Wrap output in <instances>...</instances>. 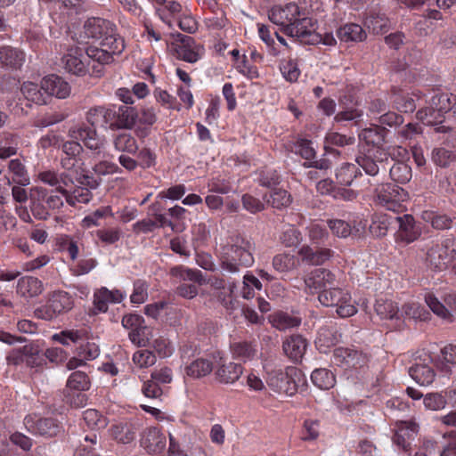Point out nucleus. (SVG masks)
I'll use <instances>...</instances> for the list:
<instances>
[{
  "instance_id": "nucleus-54",
  "label": "nucleus",
  "mask_w": 456,
  "mask_h": 456,
  "mask_svg": "<svg viewBox=\"0 0 456 456\" xmlns=\"http://www.w3.org/2000/svg\"><path fill=\"white\" fill-rule=\"evenodd\" d=\"M375 311L381 319H394L398 313V307L390 300H377Z\"/></svg>"
},
{
  "instance_id": "nucleus-37",
  "label": "nucleus",
  "mask_w": 456,
  "mask_h": 456,
  "mask_svg": "<svg viewBox=\"0 0 456 456\" xmlns=\"http://www.w3.org/2000/svg\"><path fill=\"white\" fill-rule=\"evenodd\" d=\"M421 217L425 222L429 223L434 229L439 231L451 229L453 223V218L448 215L434 211H424Z\"/></svg>"
},
{
  "instance_id": "nucleus-16",
  "label": "nucleus",
  "mask_w": 456,
  "mask_h": 456,
  "mask_svg": "<svg viewBox=\"0 0 456 456\" xmlns=\"http://www.w3.org/2000/svg\"><path fill=\"white\" fill-rule=\"evenodd\" d=\"M140 444L149 454H159L166 448L167 438L159 428L149 427L142 432Z\"/></svg>"
},
{
  "instance_id": "nucleus-32",
  "label": "nucleus",
  "mask_w": 456,
  "mask_h": 456,
  "mask_svg": "<svg viewBox=\"0 0 456 456\" xmlns=\"http://www.w3.org/2000/svg\"><path fill=\"white\" fill-rule=\"evenodd\" d=\"M338 37L343 42H362L367 35L365 30L356 23H348L337 30Z\"/></svg>"
},
{
  "instance_id": "nucleus-63",
  "label": "nucleus",
  "mask_w": 456,
  "mask_h": 456,
  "mask_svg": "<svg viewBox=\"0 0 456 456\" xmlns=\"http://www.w3.org/2000/svg\"><path fill=\"white\" fill-rule=\"evenodd\" d=\"M328 225L333 234L340 238H347L352 232L351 225L341 219L329 220Z\"/></svg>"
},
{
  "instance_id": "nucleus-59",
  "label": "nucleus",
  "mask_w": 456,
  "mask_h": 456,
  "mask_svg": "<svg viewBox=\"0 0 456 456\" xmlns=\"http://www.w3.org/2000/svg\"><path fill=\"white\" fill-rule=\"evenodd\" d=\"M273 266L278 272H288L295 267V257L290 254H278L273 259Z\"/></svg>"
},
{
  "instance_id": "nucleus-34",
  "label": "nucleus",
  "mask_w": 456,
  "mask_h": 456,
  "mask_svg": "<svg viewBox=\"0 0 456 456\" xmlns=\"http://www.w3.org/2000/svg\"><path fill=\"white\" fill-rule=\"evenodd\" d=\"M387 130L379 125H371L359 134V138L368 144L379 147L385 142Z\"/></svg>"
},
{
  "instance_id": "nucleus-47",
  "label": "nucleus",
  "mask_w": 456,
  "mask_h": 456,
  "mask_svg": "<svg viewBox=\"0 0 456 456\" xmlns=\"http://www.w3.org/2000/svg\"><path fill=\"white\" fill-rule=\"evenodd\" d=\"M393 103L396 110L403 113H411L416 110L415 100L408 94H400L395 88L392 89Z\"/></svg>"
},
{
  "instance_id": "nucleus-61",
  "label": "nucleus",
  "mask_w": 456,
  "mask_h": 456,
  "mask_svg": "<svg viewBox=\"0 0 456 456\" xmlns=\"http://www.w3.org/2000/svg\"><path fill=\"white\" fill-rule=\"evenodd\" d=\"M128 336L131 342L138 346H145L150 340L148 328L144 324L130 330Z\"/></svg>"
},
{
  "instance_id": "nucleus-27",
  "label": "nucleus",
  "mask_w": 456,
  "mask_h": 456,
  "mask_svg": "<svg viewBox=\"0 0 456 456\" xmlns=\"http://www.w3.org/2000/svg\"><path fill=\"white\" fill-rule=\"evenodd\" d=\"M8 171L12 178L6 177L7 184L12 183L21 186H28L30 183V177L23 161L20 159H12L8 162Z\"/></svg>"
},
{
  "instance_id": "nucleus-33",
  "label": "nucleus",
  "mask_w": 456,
  "mask_h": 456,
  "mask_svg": "<svg viewBox=\"0 0 456 456\" xmlns=\"http://www.w3.org/2000/svg\"><path fill=\"white\" fill-rule=\"evenodd\" d=\"M410 376L419 385H430L436 377L434 369L428 364L415 363L409 368Z\"/></svg>"
},
{
  "instance_id": "nucleus-15",
  "label": "nucleus",
  "mask_w": 456,
  "mask_h": 456,
  "mask_svg": "<svg viewBox=\"0 0 456 456\" xmlns=\"http://www.w3.org/2000/svg\"><path fill=\"white\" fill-rule=\"evenodd\" d=\"M63 155L61 158V166L67 171L78 172L83 165L81 154L84 151L81 144L75 141L65 142L61 146Z\"/></svg>"
},
{
  "instance_id": "nucleus-45",
  "label": "nucleus",
  "mask_w": 456,
  "mask_h": 456,
  "mask_svg": "<svg viewBox=\"0 0 456 456\" xmlns=\"http://www.w3.org/2000/svg\"><path fill=\"white\" fill-rule=\"evenodd\" d=\"M358 175H361V172L354 164L343 163L336 172V179L339 184L349 186Z\"/></svg>"
},
{
  "instance_id": "nucleus-7",
  "label": "nucleus",
  "mask_w": 456,
  "mask_h": 456,
  "mask_svg": "<svg viewBox=\"0 0 456 456\" xmlns=\"http://www.w3.org/2000/svg\"><path fill=\"white\" fill-rule=\"evenodd\" d=\"M454 239L446 238L441 244H436L428 248L426 261L429 267L442 271L445 269L456 256V249L453 248Z\"/></svg>"
},
{
  "instance_id": "nucleus-4",
  "label": "nucleus",
  "mask_w": 456,
  "mask_h": 456,
  "mask_svg": "<svg viewBox=\"0 0 456 456\" xmlns=\"http://www.w3.org/2000/svg\"><path fill=\"white\" fill-rule=\"evenodd\" d=\"M74 306L72 297L66 291L57 290L49 297L46 304L35 310L38 319L52 321L69 312Z\"/></svg>"
},
{
  "instance_id": "nucleus-38",
  "label": "nucleus",
  "mask_w": 456,
  "mask_h": 456,
  "mask_svg": "<svg viewBox=\"0 0 456 456\" xmlns=\"http://www.w3.org/2000/svg\"><path fill=\"white\" fill-rule=\"evenodd\" d=\"M418 432V425L413 422H403L393 436V442L403 451H407L410 444L407 441L413 434Z\"/></svg>"
},
{
  "instance_id": "nucleus-14",
  "label": "nucleus",
  "mask_w": 456,
  "mask_h": 456,
  "mask_svg": "<svg viewBox=\"0 0 456 456\" xmlns=\"http://www.w3.org/2000/svg\"><path fill=\"white\" fill-rule=\"evenodd\" d=\"M335 274L325 268H319L313 271L305 280L306 290L314 294L323 289H328L335 285Z\"/></svg>"
},
{
  "instance_id": "nucleus-44",
  "label": "nucleus",
  "mask_w": 456,
  "mask_h": 456,
  "mask_svg": "<svg viewBox=\"0 0 456 456\" xmlns=\"http://www.w3.org/2000/svg\"><path fill=\"white\" fill-rule=\"evenodd\" d=\"M431 161L441 168H448L456 161V154L443 147H435L430 154Z\"/></svg>"
},
{
  "instance_id": "nucleus-62",
  "label": "nucleus",
  "mask_w": 456,
  "mask_h": 456,
  "mask_svg": "<svg viewBox=\"0 0 456 456\" xmlns=\"http://www.w3.org/2000/svg\"><path fill=\"white\" fill-rule=\"evenodd\" d=\"M281 240L286 247L296 246L301 241V233L293 225H288L281 235Z\"/></svg>"
},
{
  "instance_id": "nucleus-41",
  "label": "nucleus",
  "mask_w": 456,
  "mask_h": 456,
  "mask_svg": "<svg viewBox=\"0 0 456 456\" xmlns=\"http://www.w3.org/2000/svg\"><path fill=\"white\" fill-rule=\"evenodd\" d=\"M270 322L279 330H286L300 325L301 319L284 312H278L270 316Z\"/></svg>"
},
{
  "instance_id": "nucleus-11",
  "label": "nucleus",
  "mask_w": 456,
  "mask_h": 456,
  "mask_svg": "<svg viewBox=\"0 0 456 456\" xmlns=\"http://www.w3.org/2000/svg\"><path fill=\"white\" fill-rule=\"evenodd\" d=\"M177 42L173 45V50L175 57L179 60L195 63L204 53V47L196 44L191 37L178 34Z\"/></svg>"
},
{
  "instance_id": "nucleus-20",
  "label": "nucleus",
  "mask_w": 456,
  "mask_h": 456,
  "mask_svg": "<svg viewBox=\"0 0 456 456\" xmlns=\"http://www.w3.org/2000/svg\"><path fill=\"white\" fill-rule=\"evenodd\" d=\"M115 108L97 106L91 108L86 113V120L93 126L116 128Z\"/></svg>"
},
{
  "instance_id": "nucleus-28",
  "label": "nucleus",
  "mask_w": 456,
  "mask_h": 456,
  "mask_svg": "<svg viewBox=\"0 0 456 456\" xmlns=\"http://www.w3.org/2000/svg\"><path fill=\"white\" fill-rule=\"evenodd\" d=\"M115 112L116 128L131 129L138 120V111L132 106L121 105Z\"/></svg>"
},
{
  "instance_id": "nucleus-13",
  "label": "nucleus",
  "mask_w": 456,
  "mask_h": 456,
  "mask_svg": "<svg viewBox=\"0 0 456 456\" xmlns=\"http://www.w3.org/2000/svg\"><path fill=\"white\" fill-rule=\"evenodd\" d=\"M303 13L296 4H288L285 6H274L268 14L269 20L278 26L285 28L293 24Z\"/></svg>"
},
{
  "instance_id": "nucleus-1",
  "label": "nucleus",
  "mask_w": 456,
  "mask_h": 456,
  "mask_svg": "<svg viewBox=\"0 0 456 456\" xmlns=\"http://www.w3.org/2000/svg\"><path fill=\"white\" fill-rule=\"evenodd\" d=\"M79 43L86 39L101 40L102 47L89 46L86 53L91 61L97 62L93 65V74L100 77L103 74V65L113 61V56L120 54L125 49V43L116 32V26L110 20L102 18H89L83 26V34L79 36Z\"/></svg>"
},
{
  "instance_id": "nucleus-40",
  "label": "nucleus",
  "mask_w": 456,
  "mask_h": 456,
  "mask_svg": "<svg viewBox=\"0 0 456 456\" xmlns=\"http://www.w3.org/2000/svg\"><path fill=\"white\" fill-rule=\"evenodd\" d=\"M367 28L374 34H383L390 28V22L384 13L370 12L364 22Z\"/></svg>"
},
{
  "instance_id": "nucleus-2",
  "label": "nucleus",
  "mask_w": 456,
  "mask_h": 456,
  "mask_svg": "<svg viewBox=\"0 0 456 456\" xmlns=\"http://www.w3.org/2000/svg\"><path fill=\"white\" fill-rule=\"evenodd\" d=\"M254 249L255 245L250 239L240 234L231 236L222 249V269L235 273L241 268L251 266L254 263Z\"/></svg>"
},
{
  "instance_id": "nucleus-25",
  "label": "nucleus",
  "mask_w": 456,
  "mask_h": 456,
  "mask_svg": "<svg viewBox=\"0 0 456 456\" xmlns=\"http://www.w3.org/2000/svg\"><path fill=\"white\" fill-rule=\"evenodd\" d=\"M243 370L240 363L224 362L218 365L215 371L216 379L224 385L234 384L241 377Z\"/></svg>"
},
{
  "instance_id": "nucleus-48",
  "label": "nucleus",
  "mask_w": 456,
  "mask_h": 456,
  "mask_svg": "<svg viewBox=\"0 0 456 456\" xmlns=\"http://www.w3.org/2000/svg\"><path fill=\"white\" fill-rule=\"evenodd\" d=\"M279 68L282 77L290 83L297 81L301 74L297 60L291 58L281 60Z\"/></svg>"
},
{
  "instance_id": "nucleus-5",
  "label": "nucleus",
  "mask_w": 456,
  "mask_h": 456,
  "mask_svg": "<svg viewBox=\"0 0 456 456\" xmlns=\"http://www.w3.org/2000/svg\"><path fill=\"white\" fill-rule=\"evenodd\" d=\"M395 150L398 151V156L401 157H404L407 153V151L403 147H398L397 149L389 147L387 151L377 147L357 157L355 161L367 175L374 176L379 174L380 167L385 168V162L388 159V156L394 155Z\"/></svg>"
},
{
  "instance_id": "nucleus-36",
  "label": "nucleus",
  "mask_w": 456,
  "mask_h": 456,
  "mask_svg": "<svg viewBox=\"0 0 456 456\" xmlns=\"http://www.w3.org/2000/svg\"><path fill=\"white\" fill-rule=\"evenodd\" d=\"M213 370L212 362L206 358H197L185 367V373L192 379H200Z\"/></svg>"
},
{
  "instance_id": "nucleus-35",
  "label": "nucleus",
  "mask_w": 456,
  "mask_h": 456,
  "mask_svg": "<svg viewBox=\"0 0 456 456\" xmlns=\"http://www.w3.org/2000/svg\"><path fill=\"white\" fill-rule=\"evenodd\" d=\"M395 216L386 214H376L372 216L371 223L369 226V231L373 237L381 238L387 235L392 220Z\"/></svg>"
},
{
  "instance_id": "nucleus-56",
  "label": "nucleus",
  "mask_w": 456,
  "mask_h": 456,
  "mask_svg": "<svg viewBox=\"0 0 456 456\" xmlns=\"http://www.w3.org/2000/svg\"><path fill=\"white\" fill-rule=\"evenodd\" d=\"M267 201L273 208L281 209L289 206L291 203V196L287 191L278 189L271 192L270 198Z\"/></svg>"
},
{
  "instance_id": "nucleus-30",
  "label": "nucleus",
  "mask_w": 456,
  "mask_h": 456,
  "mask_svg": "<svg viewBox=\"0 0 456 456\" xmlns=\"http://www.w3.org/2000/svg\"><path fill=\"white\" fill-rule=\"evenodd\" d=\"M170 275L179 281H191L199 285L206 282L202 273L197 269H191L184 265H176L170 269Z\"/></svg>"
},
{
  "instance_id": "nucleus-29",
  "label": "nucleus",
  "mask_w": 456,
  "mask_h": 456,
  "mask_svg": "<svg viewBox=\"0 0 456 456\" xmlns=\"http://www.w3.org/2000/svg\"><path fill=\"white\" fill-rule=\"evenodd\" d=\"M232 357L243 361H251L257 353L256 344L252 341H235L230 346Z\"/></svg>"
},
{
  "instance_id": "nucleus-22",
  "label": "nucleus",
  "mask_w": 456,
  "mask_h": 456,
  "mask_svg": "<svg viewBox=\"0 0 456 456\" xmlns=\"http://www.w3.org/2000/svg\"><path fill=\"white\" fill-rule=\"evenodd\" d=\"M41 89L49 95H54L59 99H65L70 94V86L62 77L57 75H50L41 81Z\"/></svg>"
},
{
  "instance_id": "nucleus-19",
  "label": "nucleus",
  "mask_w": 456,
  "mask_h": 456,
  "mask_svg": "<svg viewBox=\"0 0 456 456\" xmlns=\"http://www.w3.org/2000/svg\"><path fill=\"white\" fill-rule=\"evenodd\" d=\"M83 49L80 47L70 48L68 53L62 57V63L65 69L77 76H84L87 72V66L89 63L86 62L87 56L84 60Z\"/></svg>"
},
{
  "instance_id": "nucleus-60",
  "label": "nucleus",
  "mask_w": 456,
  "mask_h": 456,
  "mask_svg": "<svg viewBox=\"0 0 456 456\" xmlns=\"http://www.w3.org/2000/svg\"><path fill=\"white\" fill-rule=\"evenodd\" d=\"M307 232L309 240L316 245L322 243L329 237L326 228L318 224H312L307 227Z\"/></svg>"
},
{
  "instance_id": "nucleus-55",
  "label": "nucleus",
  "mask_w": 456,
  "mask_h": 456,
  "mask_svg": "<svg viewBox=\"0 0 456 456\" xmlns=\"http://www.w3.org/2000/svg\"><path fill=\"white\" fill-rule=\"evenodd\" d=\"M157 358L152 351L137 350L133 355L134 363L140 369L149 368L156 363Z\"/></svg>"
},
{
  "instance_id": "nucleus-24",
  "label": "nucleus",
  "mask_w": 456,
  "mask_h": 456,
  "mask_svg": "<svg viewBox=\"0 0 456 456\" xmlns=\"http://www.w3.org/2000/svg\"><path fill=\"white\" fill-rule=\"evenodd\" d=\"M307 347L306 339L301 335L288 337L282 343V350L293 362H298L303 358Z\"/></svg>"
},
{
  "instance_id": "nucleus-58",
  "label": "nucleus",
  "mask_w": 456,
  "mask_h": 456,
  "mask_svg": "<svg viewBox=\"0 0 456 456\" xmlns=\"http://www.w3.org/2000/svg\"><path fill=\"white\" fill-rule=\"evenodd\" d=\"M417 118L428 126H435L442 123L444 115L428 106L423 110H419L417 112Z\"/></svg>"
},
{
  "instance_id": "nucleus-42",
  "label": "nucleus",
  "mask_w": 456,
  "mask_h": 456,
  "mask_svg": "<svg viewBox=\"0 0 456 456\" xmlns=\"http://www.w3.org/2000/svg\"><path fill=\"white\" fill-rule=\"evenodd\" d=\"M90 379L86 373L77 370L72 372L66 383L67 391L82 392L90 388Z\"/></svg>"
},
{
  "instance_id": "nucleus-9",
  "label": "nucleus",
  "mask_w": 456,
  "mask_h": 456,
  "mask_svg": "<svg viewBox=\"0 0 456 456\" xmlns=\"http://www.w3.org/2000/svg\"><path fill=\"white\" fill-rule=\"evenodd\" d=\"M23 422L28 432L44 438L54 437L61 431L60 422L53 418L32 414L26 416Z\"/></svg>"
},
{
  "instance_id": "nucleus-21",
  "label": "nucleus",
  "mask_w": 456,
  "mask_h": 456,
  "mask_svg": "<svg viewBox=\"0 0 456 456\" xmlns=\"http://www.w3.org/2000/svg\"><path fill=\"white\" fill-rule=\"evenodd\" d=\"M334 252L327 248H312L309 245H303L297 255L301 260L310 265H321L330 259Z\"/></svg>"
},
{
  "instance_id": "nucleus-53",
  "label": "nucleus",
  "mask_w": 456,
  "mask_h": 456,
  "mask_svg": "<svg viewBox=\"0 0 456 456\" xmlns=\"http://www.w3.org/2000/svg\"><path fill=\"white\" fill-rule=\"evenodd\" d=\"M83 419L91 428H104L107 426V419L97 410L88 409L84 411Z\"/></svg>"
},
{
  "instance_id": "nucleus-64",
  "label": "nucleus",
  "mask_w": 456,
  "mask_h": 456,
  "mask_svg": "<svg viewBox=\"0 0 456 456\" xmlns=\"http://www.w3.org/2000/svg\"><path fill=\"white\" fill-rule=\"evenodd\" d=\"M96 236L104 244H114L120 240L122 231L119 228L100 229Z\"/></svg>"
},
{
  "instance_id": "nucleus-23",
  "label": "nucleus",
  "mask_w": 456,
  "mask_h": 456,
  "mask_svg": "<svg viewBox=\"0 0 456 456\" xmlns=\"http://www.w3.org/2000/svg\"><path fill=\"white\" fill-rule=\"evenodd\" d=\"M25 53L10 45L0 46V65L4 68L17 70L25 62Z\"/></svg>"
},
{
  "instance_id": "nucleus-39",
  "label": "nucleus",
  "mask_w": 456,
  "mask_h": 456,
  "mask_svg": "<svg viewBox=\"0 0 456 456\" xmlns=\"http://www.w3.org/2000/svg\"><path fill=\"white\" fill-rule=\"evenodd\" d=\"M114 148L121 152L127 154H136L138 151V144L136 139L128 133H120L113 139Z\"/></svg>"
},
{
  "instance_id": "nucleus-18",
  "label": "nucleus",
  "mask_w": 456,
  "mask_h": 456,
  "mask_svg": "<svg viewBox=\"0 0 456 456\" xmlns=\"http://www.w3.org/2000/svg\"><path fill=\"white\" fill-rule=\"evenodd\" d=\"M332 362L344 369L357 368L366 363V357L354 348L338 347L333 351Z\"/></svg>"
},
{
  "instance_id": "nucleus-26",
  "label": "nucleus",
  "mask_w": 456,
  "mask_h": 456,
  "mask_svg": "<svg viewBox=\"0 0 456 456\" xmlns=\"http://www.w3.org/2000/svg\"><path fill=\"white\" fill-rule=\"evenodd\" d=\"M44 289L42 281L33 276H23L17 283V293L25 298L37 297L42 294Z\"/></svg>"
},
{
  "instance_id": "nucleus-50",
  "label": "nucleus",
  "mask_w": 456,
  "mask_h": 456,
  "mask_svg": "<svg viewBox=\"0 0 456 456\" xmlns=\"http://www.w3.org/2000/svg\"><path fill=\"white\" fill-rule=\"evenodd\" d=\"M19 137L15 134H6L0 141V159H6L17 154Z\"/></svg>"
},
{
  "instance_id": "nucleus-43",
  "label": "nucleus",
  "mask_w": 456,
  "mask_h": 456,
  "mask_svg": "<svg viewBox=\"0 0 456 456\" xmlns=\"http://www.w3.org/2000/svg\"><path fill=\"white\" fill-rule=\"evenodd\" d=\"M312 382L321 389H330L334 387L336 383L335 375L328 369L320 368L312 372Z\"/></svg>"
},
{
  "instance_id": "nucleus-10",
  "label": "nucleus",
  "mask_w": 456,
  "mask_h": 456,
  "mask_svg": "<svg viewBox=\"0 0 456 456\" xmlns=\"http://www.w3.org/2000/svg\"><path fill=\"white\" fill-rule=\"evenodd\" d=\"M294 371H296L294 367H288L286 371L273 370L268 372L266 383L276 393L293 395L297 390V386L291 378Z\"/></svg>"
},
{
  "instance_id": "nucleus-17",
  "label": "nucleus",
  "mask_w": 456,
  "mask_h": 456,
  "mask_svg": "<svg viewBox=\"0 0 456 456\" xmlns=\"http://www.w3.org/2000/svg\"><path fill=\"white\" fill-rule=\"evenodd\" d=\"M140 429L139 422L134 419H122L113 423L110 428V436L118 444L132 443Z\"/></svg>"
},
{
  "instance_id": "nucleus-8",
  "label": "nucleus",
  "mask_w": 456,
  "mask_h": 456,
  "mask_svg": "<svg viewBox=\"0 0 456 456\" xmlns=\"http://www.w3.org/2000/svg\"><path fill=\"white\" fill-rule=\"evenodd\" d=\"M315 30V22L303 13L293 24L284 29V33L296 37L302 44L317 45L322 41V36Z\"/></svg>"
},
{
  "instance_id": "nucleus-3",
  "label": "nucleus",
  "mask_w": 456,
  "mask_h": 456,
  "mask_svg": "<svg viewBox=\"0 0 456 456\" xmlns=\"http://www.w3.org/2000/svg\"><path fill=\"white\" fill-rule=\"evenodd\" d=\"M318 299L324 306L336 307V312L341 318L351 317L357 312L350 293L340 288L331 286L328 289L322 290Z\"/></svg>"
},
{
  "instance_id": "nucleus-51",
  "label": "nucleus",
  "mask_w": 456,
  "mask_h": 456,
  "mask_svg": "<svg viewBox=\"0 0 456 456\" xmlns=\"http://www.w3.org/2000/svg\"><path fill=\"white\" fill-rule=\"evenodd\" d=\"M41 90V87L39 88L37 84L32 82H24L20 87L24 97L37 104L45 103Z\"/></svg>"
},
{
  "instance_id": "nucleus-12",
  "label": "nucleus",
  "mask_w": 456,
  "mask_h": 456,
  "mask_svg": "<svg viewBox=\"0 0 456 456\" xmlns=\"http://www.w3.org/2000/svg\"><path fill=\"white\" fill-rule=\"evenodd\" d=\"M395 220L399 224L397 231V240L405 244H410L417 240L421 233L420 224H418L411 215H403L395 216Z\"/></svg>"
},
{
  "instance_id": "nucleus-46",
  "label": "nucleus",
  "mask_w": 456,
  "mask_h": 456,
  "mask_svg": "<svg viewBox=\"0 0 456 456\" xmlns=\"http://www.w3.org/2000/svg\"><path fill=\"white\" fill-rule=\"evenodd\" d=\"M425 301L431 311L438 317L449 322H452L454 321V315L433 294H427Z\"/></svg>"
},
{
  "instance_id": "nucleus-31",
  "label": "nucleus",
  "mask_w": 456,
  "mask_h": 456,
  "mask_svg": "<svg viewBox=\"0 0 456 456\" xmlns=\"http://www.w3.org/2000/svg\"><path fill=\"white\" fill-rule=\"evenodd\" d=\"M341 333L333 326H323L320 328L316 338V345L322 352H325L324 348H330L335 346L341 339Z\"/></svg>"
},
{
  "instance_id": "nucleus-52",
  "label": "nucleus",
  "mask_w": 456,
  "mask_h": 456,
  "mask_svg": "<svg viewBox=\"0 0 456 456\" xmlns=\"http://www.w3.org/2000/svg\"><path fill=\"white\" fill-rule=\"evenodd\" d=\"M38 179L50 186H57L61 182L65 185H68V183H72V179L69 175L62 173L58 175L56 172L51 170L40 172L38 174Z\"/></svg>"
},
{
  "instance_id": "nucleus-57",
  "label": "nucleus",
  "mask_w": 456,
  "mask_h": 456,
  "mask_svg": "<svg viewBox=\"0 0 456 456\" xmlns=\"http://www.w3.org/2000/svg\"><path fill=\"white\" fill-rule=\"evenodd\" d=\"M431 108L444 115L449 110H452L453 103L451 98L446 94H436L431 98L430 105Z\"/></svg>"
},
{
  "instance_id": "nucleus-49",
  "label": "nucleus",
  "mask_w": 456,
  "mask_h": 456,
  "mask_svg": "<svg viewBox=\"0 0 456 456\" xmlns=\"http://www.w3.org/2000/svg\"><path fill=\"white\" fill-rule=\"evenodd\" d=\"M389 174L395 182L406 183L411 179V167L405 162L398 161L392 166Z\"/></svg>"
},
{
  "instance_id": "nucleus-6",
  "label": "nucleus",
  "mask_w": 456,
  "mask_h": 456,
  "mask_svg": "<svg viewBox=\"0 0 456 456\" xmlns=\"http://www.w3.org/2000/svg\"><path fill=\"white\" fill-rule=\"evenodd\" d=\"M408 193L402 187L393 183H382L375 190V201L387 210L399 212Z\"/></svg>"
}]
</instances>
